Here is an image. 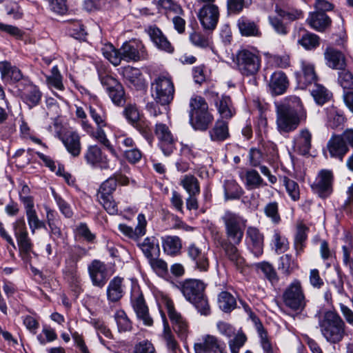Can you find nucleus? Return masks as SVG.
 <instances>
[{
    "instance_id": "obj_5",
    "label": "nucleus",
    "mask_w": 353,
    "mask_h": 353,
    "mask_svg": "<svg viewBox=\"0 0 353 353\" xmlns=\"http://www.w3.org/2000/svg\"><path fill=\"white\" fill-rule=\"evenodd\" d=\"M152 96L156 103L165 105L174 99V86L172 78L168 74H160L151 83Z\"/></svg>"
},
{
    "instance_id": "obj_47",
    "label": "nucleus",
    "mask_w": 353,
    "mask_h": 353,
    "mask_svg": "<svg viewBox=\"0 0 353 353\" xmlns=\"http://www.w3.org/2000/svg\"><path fill=\"white\" fill-rule=\"evenodd\" d=\"M246 341V335L241 330H238L236 335L228 341V345L231 353H239L240 349L245 345Z\"/></svg>"
},
{
    "instance_id": "obj_56",
    "label": "nucleus",
    "mask_w": 353,
    "mask_h": 353,
    "mask_svg": "<svg viewBox=\"0 0 353 353\" xmlns=\"http://www.w3.org/2000/svg\"><path fill=\"white\" fill-rule=\"evenodd\" d=\"M114 317L119 332H127L131 330V322L124 311H117L114 315Z\"/></svg>"
},
{
    "instance_id": "obj_63",
    "label": "nucleus",
    "mask_w": 353,
    "mask_h": 353,
    "mask_svg": "<svg viewBox=\"0 0 353 353\" xmlns=\"http://www.w3.org/2000/svg\"><path fill=\"white\" fill-rule=\"evenodd\" d=\"M190 105V114H194L195 112H197L207 111L208 109V106L205 101L201 97L199 96L191 98Z\"/></svg>"
},
{
    "instance_id": "obj_58",
    "label": "nucleus",
    "mask_w": 353,
    "mask_h": 353,
    "mask_svg": "<svg viewBox=\"0 0 353 353\" xmlns=\"http://www.w3.org/2000/svg\"><path fill=\"white\" fill-rule=\"evenodd\" d=\"M163 338L165 341L166 345L169 350L174 352L178 348V343L176 342L173 334L172 333L171 329L166 321H164Z\"/></svg>"
},
{
    "instance_id": "obj_27",
    "label": "nucleus",
    "mask_w": 353,
    "mask_h": 353,
    "mask_svg": "<svg viewBox=\"0 0 353 353\" xmlns=\"http://www.w3.org/2000/svg\"><path fill=\"white\" fill-rule=\"evenodd\" d=\"M247 239L252 246V251L256 256L263 253V234L256 227H248L246 232Z\"/></svg>"
},
{
    "instance_id": "obj_13",
    "label": "nucleus",
    "mask_w": 353,
    "mask_h": 353,
    "mask_svg": "<svg viewBox=\"0 0 353 353\" xmlns=\"http://www.w3.org/2000/svg\"><path fill=\"white\" fill-rule=\"evenodd\" d=\"M88 270L92 285L102 288L109 279L106 265L99 260H94L88 265Z\"/></svg>"
},
{
    "instance_id": "obj_59",
    "label": "nucleus",
    "mask_w": 353,
    "mask_h": 353,
    "mask_svg": "<svg viewBox=\"0 0 353 353\" xmlns=\"http://www.w3.org/2000/svg\"><path fill=\"white\" fill-rule=\"evenodd\" d=\"M90 323L94 326L95 328L97 333L98 334L99 339L101 343L105 344L104 340L102 339V336H104L105 337L108 339H111L112 335V333L108 329L103 322L98 320V319H92L90 321Z\"/></svg>"
},
{
    "instance_id": "obj_31",
    "label": "nucleus",
    "mask_w": 353,
    "mask_h": 353,
    "mask_svg": "<svg viewBox=\"0 0 353 353\" xmlns=\"http://www.w3.org/2000/svg\"><path fill=\"white\" fill-rule=\"evenodd\" d=\"M123 279L121 277L116 276L113 278L109 283L107 288V298L110 302H117L123 295Z\"/></svg>"
},
{
    "instance_id": "obj_15",
    "label": "nucleus",
    "mask_w": 353,
    "mask_h": 353,
    "mask_svg": "<svg viewBox=\"0 0 353 353\" xmlns=\"http://www.w3.org/2000/svg\"><path fill=\"white\" fill-rule=\"evenodd\" d=\"M101 82L106 88L114 103L120 105L125 102L123 88L115 78L105 75L101 77Z\"/></svg>"
},
{
    "instance_id": "obj_44",
    "label": "nucleus",
    "mask_w": 353,
    "mask_h": 353,
    "mask_svg": "<svg viewBox=\"0 0 353 353\" xmlns=\"http://www.w3.org/2000/svg\"><path fill=\"white\" fill-rule=\"evenodd\" d=\"M238 26L241 34L243 36L251 37L260 34L257 26L253 21L243 18L239 21Z\"/></svg>"
},
{
    "instance_id": "obj_18",
    "label": "nucleus",
    "mask_w": 353,
    "mask_h": 353,
    "mask_svg": "<svg viewBox=\"0 0 353 353\" xmlns=\"http://www.w3.org/2000/svg\"><path fill=\"white\" fill-rule=\"evenodd\" d=\"M137 224L134 229L125 224H119V231L130 239L138 241L146 233L147 220L142 213L139 214L137 218Z\"/></svg>"
},
{
    "instance_id": "obj_41",
    "label": "nucleus",
    "mask_w": 353,
    "mask_h": 353,
    "mask_svg": "<svg viewBox=\"0 0 353 353\" xmlns=\"http://www.w3.org/2000/svg\"><path fill=\"white\" fill-rule=\"evenodd\" d=\"M41 95V92L37 86L30 85L26 88L22 96L24 101L32 108L39 104Z\"/></svg>"
},
{
    "instance_id": "obj_6",
    "label": "nucleus",
    "mask_w": 353,
    "mask_h": 353,
    "mask_svg": "<svg viewBox=\"0 0 353 353\" xmlns=\"http://www.w3.org/2000/svg\"><path fill=\"white\" fill-rule=\"evenodd\" d=\"M282 299L284 305L294 312H301L307 304L301 283L294 279L283 291Z\"/></svg>"
},
{
    "instance_id": "obj_23",
    "label": "nucleus",
    "mask_w": 353,
    "mask_h": 353,
    "mask_svg": "<svg viewBox=\"0 0 353 353\" xmlns=\"http://www.w3.org/2000/svg\"><path fill=\"white\" fill-rule=\"evenodd\" d=\"M87 163L94 167L101 169L109 168L108 159L103 155L101 150L97 145H90L85 153Z\"/></svg>"
},
{
    "instance_id": "obj_21",
    "label": "nucleus",
    "mask_w": 353,
    "mask_h": 353,
    "mask_svg": "<svg viewBox=\"0 0 353 353\" xmlns=\"http://www.w3.org/2000/svg\"><path fill=\"white\" fill-rule=\"evenodd\" d=\"M327 149L332 158L342 161L345 155L348 152L349 148L344 142L341 135H334L327 143Z\"/></svg>"
},
{
    "instance_id": "obj_2",
    "label": "nucleus",
    "mask_w": 353,
    "mask_h": 353,
    "mask_svg": "<svg viewBox=\"0 0 353 353\" xmlns=\"http://www.w3.org/2000/svg\"><path fill=\"white\" fill-rule=\"evenodd\" d=\"M224 61L235 63L237 70L244 77H255L261 67V57L254 49L242 48L235 54L227 52Z\"/></svg>"
},
{
    "instance_id": "obj_57",
    "label": "nucleus",
    "mask_w": 353,
    "mask_h": 353,
    "mask_svg": "<svg viewBox=\"0 0 353 353\" xmlns=\"http://www.w3.org/2000/svg\"><path fill=\"white\" fill-rule=\"evenodd\" d=\"M236 299L228 292H222V312L230 313L236 307Z\"/></svg>"
},
{
    "instance_id": "obj_28",
    "label": "nucleus",
    "mask_w": 353,
    "mask_h": 353,
    "mask_svg": "<svg viewBox=\"0 0 353 353\" xmlns=\"http://www.w3.org/2000/svg\"><path fill=\"white\" fill-rule=\"evenodd\" d=\"M148 32L151 40L159 49L170 53L174 51L170 42L159 28L150 27Z\"/></svg>"
},
{
    "instance_id": "obj_32",
    "label": "nucleus",
    "mask_w": 353,
    "mask_h": 353,
    "mask_svg": "<svg viewBox=\"0 0 353 353\" xmlns=\"http://www.w3.org/2000/svg\"><path fill=\"white\" fill-rule=\"evenodd\" d=\"M26 203L27 205L24 208L32 234H34L37 229L46 228V223L43 221L39 220L34 208V203H31L30 201H26Z\"/></svg>"
},
{
    "instance_id": "obj_45",
    "label": "nucleus",
    "mask_w": 353,
    "mask_h": 353,
    "mask_svg": "<svg viewBox=\"0 0 353 353\" xmlns=\"http://www.w3.org/2000/svg\"><path fill=\"white\" fill-rule=\"evenodd\" d=\"M103 56L114 65H119L121 63L120 49L117 50L112 44L104 45L101 49Z\"/></svg>"
},
{
    "instance_id": "obj_37",
    "label": "nucleus",
    "mask_w": 353,
    "mask_h": 353,
    "mask_svg": "<svg viewBox=\"0 0 353 353\" xmlns=\"http://www.w3.org/2000/svg\"><path fill=\"white\" fill-rule=\"evenodd\" d=\"M123 77L136 87H142L144 85L145 81L143 74L138 68L128 66L123 70Z\"/></svg>"
},
{
    "instance_id": "obj_20",
    "label": "nucleus",
    "mask_w": 353,
    "mask_h": 353,
    "mask_svg": "<svg viewBox=\"0 0 353 353\" xmlns=\"http://www.w3.org/2000/svg\"><path fill=\"white\" fill-rule=\"evenodd\" d=\"M312 134L307 128H302L293 139V148L301 155H307L312 148Z\"/></svg>"
},
{
    "instance_id": "obj_10",
    "label": "nucleus",
    "mask_w": 353,
    "mask_h": 353,
    "mask_svg": "<svg viewBox=\"0 0 353 353\" xmlns=\"http://www.w3.org/2000/svg\"><path fill=\"white\" fill-rule=\"evenodd\" d=\"M120 49L121 61H137L147 57L143 44L137 40L125 42Z\"/></svg>"
},
{
    "instance_id": "obj_26",
    "label": "nucleus",
    "mask_w": 353,
    "mask_h": 353,
    "mask_svg": "<svg viewBox=\"0 0 353 353\" xmlns=\"http://www.w3.org/2000/svg\"><path fill=\"white\" fill-rule=\"evenodd\" d=\"M307 22L312 29L318 32H323L330 26L332 20L326 13L314 11L310 13Z\"/></svg>"
},
{
    "instance_id": "obj_39",
    "label": "nucleus",
    "mask_w": 353,
    "mask_h": 353,
    "mask_svg": "<svg viewBox=\"0 0 353 353\" xmlns=\"http://www.w3.org/2000/svg\"><path fill=\"white\" fill-rule=\"evenodd\" d=\"M180 184L186 190L189 195H197L200 193V186L197 179L191 174L183 176Z\"/></svg>"
},
{
    "instance_id": "obj_17",
    "label": "nucleus",
    "mask_w": 353,
    "mask_h": 353,
    "mask_svg": "<svg viewBox=\"0 0 353 353\" xmlns=\"http://www.w3.org/2000/svg\"><path fill=\"white\" fill-rule=\"evenodd\" d=\"M199 19L205 30H214L219 17L218 6L208 4L204 6L199 12Z\"/></svg>"
},
{
    "instance_id": "obj_33",
    "label": "nucleus",
    "mask_w": 353,
    "mask_h": 353,
    "mask_svg": "<svg viewBox=\"0 0 353 353\" xmlns=\"http://www.w3.org/2000/svg\"><path fill=\"white\" fill-rule=\"evenodd\" d=\"M0 72L2 79L6 81H19L23 78L21 70L8 61L0 62Z\"/></svg>"
},
{
    "instance_id": "obj_16",
    "label": "nucleus",
    "mask_w": 353,
    "mask_h": 353,
    "mask_svg": "<svg viewBox=\"0 0 353 353\" xmlns=\"http://www.w3.org/2000/svg\"><path fill=\"white\" fill-rule=\"evenodd\" d=\"M155 134L160 141V148L165 155L169 156L174 149V139L165 123L157 121Z\"/></svg>"
},
{
    "instance_id": "obj_36",
    "label": "nucleus",
    "mask_w": 353,
    "mask_h": 353,
    "mask_svg": "<svg viewBox=\"0 0 353 353\" xmlns=\"http://www.w3.org/2000/svg\"><path fill=\"white\" fill-rule=\"evenodd\" d=\"M163 248L169 255H176L179 253L182 243L181 240L176 236H166L162 239Z\"/></svg>"
},
{
    "instance_id": "obj_22",
    "label": "nucleus",
    "mask_w": 353,
    "mask_h": 353,
    "mask_svg": "<svg viewBox=\"0 0 353 353\" xmlns=\"http://www.w3.org/2000/svg\"><path fill=\"white\" fill-rule=\"evenodd\" d=\"M66 150L73 157L80 155L81 151V137L76 131H67L61 138Z\"/></svg>"
},
{
    "instance_id": "obj_3",
    "label": "nucleus",
    "mask_w": 353,
    "mask_h": 353,
    "mask_svg": "<svg viewBox=\"0 0 353 353\" xmlns=\"http://www.w3.org/2000/svg\"><path fill=\"white\" fill-rule=\"evenodd\" d=\"M319 325L322 335L330 343H339L346 334L345 324L334 311L324 312L319 319Z\"/></svg>"
},
{
    "instance_id": "obj_7",
    "label": "nucleus",
    "mask_w": 353,
    "mask_h": 353,
    "mask_svg": "<svg viewBox=\"0 0 353 353\" xmlns=\"http://www.w3.org/2000/svg\"><path fill=\"white\" fill-rule=\"evenodd\" d=\"M224 221L227 242L231 244H239L243 236L245 221L236 214L227 212Z\"/></svg>"
},
{
    "instance_id": "obj_43",
    "label": "nucleus",
    "mask_w": 353,
    "mask_h": 353,
    "mask_svg": "<svg viewBox=\"0 0 353 353\" xmlns=\"http://www.w3.org/2000/svg\"><path fill=\"white\" fill-rule=\"evenodd\" d=\"M327 124L332 128H337L342 125L344 123L345 118L338 110L331 106L326 109Z\"/></svg>"
},
{
    "instance_id": "obj_48",
    "label": "nucleus",
    "mask_w": 353,
    "mask_h": 353,
    "mask_svg": "<svg viewBox=\"0 0 353 353\" xmlns=\"http://www.w3.org/2000/svg\"><path fill=\"white\" fill-rule=\"evenodd\" d=\"M301 68L303 70V81L305 84H312V83H316L317 80V76L315 72L314 65L306 61H302Z\"/></svg>"
},
{
    "instance_id": "obj_11",
    "label": "nucleus",
    "mask_w": 353,
    "mask_h": 353,
    "mask_svg": "<svg viewBox=\"0 0 353 353\" xmlns=\"http://www.w3.org/2000/svg\"><path fill=\"white\" fill-rule=\"evenodd\" d=\"M188 255L194 264V268L200 272H207L209 268V259L205 246L191 243L187 249Z\"/></svg>"
},
{
    "instance_id": "obj_9",
    "label": "nucleus",
    "mask_w": 353,
    "mask_h": 353,
    "mask_svg": "<svg viewBox=\"0 0 353 353\" xmlns=\"http://www.w3.org/2000/svg\"><path fill=\"white\" fill-rule=\"evenodd\" d=\"M13 229L20 254L24 260L28 261L32 252V243L28 236L25 221L23 219L17 220L13 224Z\"/></svg>"
},
{
    "instance_id": "obj_19",
    "label": "nucleus",
    "mask_w": 353,
    "mask_h": 353,
    "mask_svg": "<svg viewBox=\"0 0 353 353\" xmlns=\"http://www.w3.org/2000/svg\"><path fill=\"white\" fill-rule=\"evenodd\" d=\"M220 347L219 338L208 334L201 336L194 344L195 353H218Z\"/></svg>"
},
{
    "instance_id": "obj_24",
    "label": "nucleus",
    "mask_w": 353,
    "mask_h": 353,
    "mask_svg": "<svg viewBox=\"0 0 353 353\" xmlns=\"http://www.w3.org/2000/svg\"><path fill=\"white\" fill-rule=\"evenodd\" d=\"M289 80L282 71H276L270 77L269 88L274 95H281L285 93L289 86Z\"/></svg>"
},
{
    "instance_id": "obj_64",
    "label": "nucleus",
    "mask_w": 353,
    "mask_h": 353,
    "mask_svg": "<svg viewBox=\"0 0 353 353\" xmlns=\"http://www.w3.org/2000/svg\"><path fill=\"white\" fill-rule=\"evenodd\" d=\"M70 34L77 39L83 40L85 39L86 32L83 26L79 21H74L69 24L68 27Z\"/></svg>"
},
{
    "instance_id": "obj_49",
    "label": "nucleus",
    "mask_w": 353,
    "mask_h": 353,
    "mask_svg": "<svg viewBox=\"0 0 353 353\" xmlns=\"http://www.w3.org/2000/svg\"><path fill=\"white\" fill-rule=\"evenodd\" d=\"M298 43L305 50H312L319 45V37L315 34L306 32L298 40Z\"/></svg>"
},
{
    "instance_id": "obj_53",
    "label": "nucleus",
    "mask_w": 353,
    "mask_h": 353,
    "mask_svg": "<svg viewBox=\"0 0 353 353\" xmlns=\"http://www.w3.org/2000/svg\"><path fill=\"white\" fill-rule=\"evenodd\" d=\"M245 185L250 189L259 188L263 183V179L255 170H250L246 172Z\"/></svg>"
},
{
    "instance_id": "obj_55",
    "label": "nucleus",
    "mask_w": 353,
    "mask_h": 353,
    "mask_svg": "<svg viewBox=\"0 0 353 353\" xmlns=\"http://www.w3.org/2000/svg\"><path fill=\"white\" fill-rule=\"evenodd\" d=\"M264 213L272 223L277 225L281 221V216L279 213V207L276 202L268 203L264 208Z\"/></svg>"
},
{
    "instance_id": "obj_35",
    "label": "nucleus",
    "mask_w": 353,
    "mask_h": 353,
    "mask_svg": "<svg viewBox=\"0 0 353 353\" xmlns=\"http://www.w3.org/2000/svg\"><path fill=\"white\" fill-rule=\"evenodd\" d=\"M212 121V117L207 111L195 112L190 114V121L195 130H205Z\"/></svg>"
},
{
    "instance_id": "obj_46",
    "label": "nucleus",
    "mask_w": 353,
    "mask_h": 353,
    "mask_svg": "<svg viewBox=\"0 0 353 353\" xmlns=\"http://www.w3.org/2000/svg\"><path fill=\"white\" fill-rule=\"evenodd\" d=\"M297 267L291 255L285 254L280 258L278 268L285 275L289 276Z\"/></svg>"
},
{
    "instance_id": "obj_25",
    "label": "nucleus",
    "mask_w": 353,
    "mask_h": 353,
    "mask_svg": "<svg viewBox=\"0 0 353 353\" xmlns=\"http://www.w3.org/2000/svg\"><path fill=\"white\" fill-rule=\"evenodd\" d=\"M326 65L334 70H343L346 66L344 54L339 50L327 47L324 52Z\"/></svg>"
},
{
    "instance_id": "obj_40",
    "label": "nucleus",
    "mask_w": 353,
    "mask_h": 353,
    "mask_svg": "<svg viewBox=\"0 0 353 353\" xmlns=\"http://www.w3.org/2000/svg\"><path fill=\"white\" fill-rule=\"evenodd\" d=\"M243 194L242 188L233 180L226 181L225 183V200L239 199Z\"/></svg>"
},
{
    "instance_id": "obj_38",
    "label": "nucleus",
    "mask_w": 353,
    "mask_h": 353,
    "mask_svg": "<svg viewBox=\"0 0 353 353\" xmlns=\"http://www.w3.org/2000/svg\"><path fill=\"white\" fill-rule=\"evenodd\" d=\"M46 81L48 87L50 89L54 88L58 90H63L65 89L63 83V77L60 73L57 65L52 67L51 74L46 76Z\"/></svg>"
},
{
    "instance_id": "obj_52",
    "label": "nucleus",
    "mask_w": 353,
    "mask_h": 353,
    "mask_svg": "<svg viewBox=\"0 0 353 353\" xmlns=\"http://www.w3.org/2000/svg\"><path fill=\"white\" fill-rule=\"evenodd\" d=\"M311 94L315 101L320 105L325 103L330 97V92L321 85L315 83Z\"/></svg>"
},
{
    "instance_id": "obj_51",
    "label": "nucleus",
    "mask_w": 353,
    "mask_h": 353,
    "mask_svg": "<svg viewBox=\"0 0 353 353\" xmlns=\"http://www.w3.org/2000/svg\"><path fill=\"white\" fill-rule=\"evenodd\" d=\"M338 83L343 89L344 92L353 91V74L347 70H341L339 72Z\"/></svg>"
},
{
    "instance_id": "obj_60",
    "label": "nucleus",
    "mask_w": 353,
    "mask_h": 353,
    "mask_svg": "<svg viewBox=\"0 0 353 353\" xmlns=\"http://www.w3.org/2000/svg\"><path fill=\"white\" fill-rule=\"evenodd\" d=\"M284 186L292 200L296 201L299 199V188L298 184L293 180L290 179L287 176L281 178Z\"/></svg>"
},
{
    "instance_id": "obj_29",
    "label": "nucleus",
    "mask_w": 353,
    "mask_h": 353,
    "mask_svg": "<svg viewBox=\"0 0 353 353\" xmlns=\"http://www.w3.org/2000/svg\"><path fill=\"white\" fill-rule=\"evenodd\" d=\"M132 305L137 319L146 326L152 325L153 319L149 314L148 307L145 305L143 297L142 296H138L133 301Z\"/></svg>"
},
{
    "instance_id": "obj_34",
    "label": "nucleus",
    "mask_w": 353,
    "mask_h": 353,
    "mask_svg": "<svg viewBox=\"0 0 353 353\" xmlns=\"http://www.w3.org/2000/svg\"><path fill=\"white\" fill-rule=\"evenodd\" d=\"M138 246L148 260L159 256V245L154 237H146L143 242L138 243Z\"/></svg>"
},
{
    "instance_id": "obj_30",
    "label": "nucleus",
    "mask_w": 353,
    "mask_h": 353,
    "mask_svg": "<svg viewBox=\"0 0 353 353\" xmlns=\"http://www.w3.org/2000/svg\"><path fill=\"white\" fill-rule=\"evenodd\" d=\"M252 321L260 337L261 346L264 353H277V349L274 347L268 337L266 332L259 319L256 316L252 317Z\"/></svg>"
},
{
    "instance_id": "obj_62",
    "label": "nucleus",
    "mask_w": 353,
    "mask_h": 353,
    "mask_svg": "<svg viewBox=\"0 0 353 353\" xmlns=\"http://www.w3.org/2000/svg\"><path fill=\"white\" fill-rule=\"evenodd\" d=\"M152 270L159 275L163 276L168 272V265L159 256H154L148 260Z\"/></svg>"
},
{
    "instance_id": "obj_14",
    "label": "nucleus",
    "mask_w": 353,
    "mask_h": 353,
    "mask_svg": "<svg viewBox=\"0 0 353 353\" xmlns=\"http://www.w3.org/2000/svg\"><path fill=\"white\" fill-rule=\"evenodd\" d=\"M333 174L331 170H322L319 172L312 188L321 197L328 196L332 192Z\"/></svg>"
},
{
    "instance_id": "obj_54",
    "label": "nucleus",
    "mask_w": 353,
    "mask_h": 353,
    "mask_svg": "<svg viewBox=\"0 0 353 353\" xmlns=\"http://www.w3.org/2000/svg\"><path fill=\"white\" fill-rule=\"evenodd\" d=\"M102 128L103 127H98L96 132L93 134V137L99 143L104 145L113 156L118 157L117 151L107 138V136Z\"/></svg>"
},
{
    "instance_id": "obj_50",
    "label": "nucleus",
    "mask_w": 353,
    "mask_h": 353,
    "mask_svg": "<svg viewBox=\"0 0 353 353\" xmlns=\"http://www.w3.org/2000/svg\"><path fill=\"white\" fill-rule=\"evenodd\" d=\"M258 269L261 270L265 278L272 283L274 284L279 281V276L274 267L268 262H261L256 265Z\"/></svg>"
},
{
    "instance_id": "obj_1",
    "label": "nucleus",
    "mask_w": 353,
    "mask_h": 353,
    "mask_svg": "<svg viewBox=\"0 0 353 353\" xmlns=\"http://www.w3.org/2000/svg\"><path fill=\"white\" fill-rule=\"evenodd\" d=\"M276 126L280 133L295 130L307 118V112L301 99L296 96L287 97L283 102L276 103Z\"/></svg>"
},
{
    "instance_id": "obj_42",
    "label": "nucleus",
    "mask_w": 353,
    "mask_h": 353,
    "mask_svg": "<svg viewBox=\"0 0 353 353\" xmlns=\"http://www.w3.org/2000/svg\"><path fill=\"white\" fill-rule=\"evenodd\" d=\"M236 244L225 245V254L229 259L234 264L236 268L241 272L243 271L244 266V259L239 254L238 250L236 248Z\"/></svg>"
},
{
    "instance_id": "obj_8",
    "label": "nucleus",
    "mask_w": 353,
    "mask_h": 353,
    "mask_svg": "<svg viewBox=\"0 0 353 353\" xmlns=\"http://www.w3.org/2000/svg\"><path fill=\"white\" fill-rule=\"evenodd\" d=\"M117 186V180L114 178H109L101 185L97 192L98 201L110 214H116L118 212L117 203L112 195Z\"/></svg>"
},
{
    "instance_id": "obj_4",
    "label": "nucleus",
    "mask_w": 353,
    "mask_h": 353,
    "mask_svg": "<svg viewBox=\"0 0 353 353\" xmlns=\"http://www.w3.org/2000/svg\"><path fill=\"white\" fill-rule=\"evenodd\" d=\"M205 285L199 279H186L181 283L180 290L185 299L193 304L198 311L206 315L209 312V305L204 295Z\"/></svg>"
},
{
    "instance_id": "obj_12",
    "label": "nucleus",
    "mask_w": 353,
    "mask_h": 353,
    "mask_svg": "<svg viewBox=\"0 0 353 353\" xmlns=\"http://www.w3.org/2000/svg\"><path fill=\"white\" fill-rule=\"evenodd\" d=\"M165 306L168 316L172 324L173 330L178 334L179 338L185 339L189 333L188 323L181 314L175 310L173 303L171 301H166Z\"/></svg>"
},
{
    "instance_id": "obj_61",
    "label": "nucleus",
    "mask_w": 353,
    "mask_h": 353,
    "mask_svg": "<svg viewBox=\"0 0 353 353\" xmlns=\"http://www.w3.org/2000/svg\"><path fill=\"white\" fill-rule=\"evenodd\" d=\"M158 5L165 10L167 13L172 12L176 14L183 15V10L181 6L173 0H159Z\"/></svg>"
}]
</instances>
